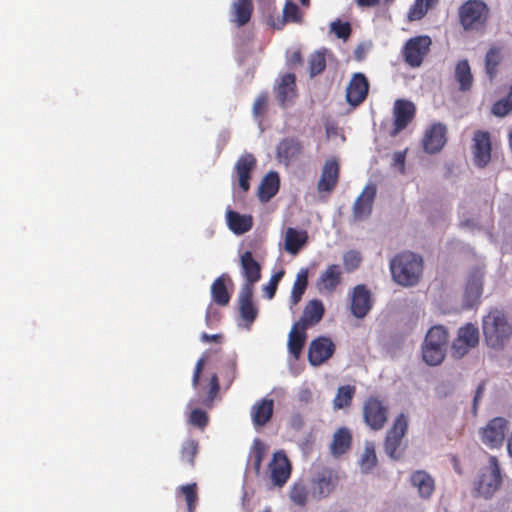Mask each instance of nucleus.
I'll return each instance as SVG.
<instances>
[{"mask_svg":"<svg viewBox=\"0 0 512 512\" xmlns=\"http://www.w3.org/2000/svg\"><path fill=\"white\" fill-rule=\"evenodd\" d=\"M390 270L396 283L405 287L414 286L422 276L423 261L412 252H403L391 259Z\"/></svg>","mask_w":512,"mask_h":512,"instance_id":"f257e3e1","label":"nucleus"},{"mask_svg":"<svg viewBox=\"0 0 512 512\" xmlns=\"http://www.w3.org/2000/svg\"><path fill=\"white\" fill-rule=\"evenodd\" d=\"M482 329L486 344L494 349L502 348L512 333L505 315L498 310L490 311L483 318Z\"/></svg>","mask_w":512,"mask_h":512,"instance_id":"f03ea898","label":"nucleus"},{"mask_svg":"<svg viewBox=\"0 0 512 512\" xmlns=\"http://www.w3.org/2000/svg\"><path fill=\"white\" fill-rule=\"evenodd\" d=\"M490 9L482 0H467L458 8L459 23L465 31L484 30Z\"/></svg>","mask_w":512,"mask_h":512,"instance_id":"7ed1b4c3","label":"nucleus"},{"mask_svg":"<svg viewBox=\"0 0 512 512\" xmlns=\"http://www.w3.org/2000/svg\"><path fill=\"white\" fill-rule=\"evenodd\" d=\"M502 484V477L498 460L495 456H489L488 465L481 469L478 480L475 482L477 496L491 497Z\"/></svg>","mask_w":512,"mask_h":512,"instance_id":"20e7f679","label":"nucleus"},{"mask_svg":"<svg viewBox=\"0 0 512 512\" xmlns=\"http://www.w3.org/2000/svg\"><path fill=\"white\" fill-rule=\"evenodd\" d=\"M432 39L428 35H418L409 38L402 47L404 62L411 68L420 67L429 55Z\"/></svg>","mask_w":512,"mask_h":512,"instance_id":"39448f33","label":"nucleus"},{"mask_svg":"<svg viewBox=\"0 0 512 512\" xmlns=\"http://www.w3.org/2000/svg\"><path fill=\"white\" fill-rule=\"evenodd\" d=\"M338 472L330 467H323L311 479V496L316 500L328 497L338 486Z\"/></svg>","mask_w":512,"mask_h":512,"instance_id":"423d86ee","label":"nucleus"},{"mask_svg":"<svg viewBox=\"0 0 512 512\" xmlns=\"http://www.w3.org/2000/svg\"><path fill=\"white\" fill-rule=\"evenodd\" d=\"M407 428V417L401 413L394 420L393 426L387 431L384 448L387 455L394 460L400 459L402 455L401 443Z\"/></svg>","mask_w":512,"mask_h":512,"instance_id":"0eeeda50","label":"nucleus"},{"mask_svg":"<svg viewBox=\"0 0 512 512\" xmlns=\"http://www.w3.org/2000/svg\"><path fill=\"white\" fill-rule=\"evenodd\" d=\"M363 418L372 430H381L388 420V407L379 398L371 396L363 404Z\"/></svg>","mask_w":512,"mask_h":512,"instance_id":"6e6552de","label":"nucleus"},{"mask_svg":"<svg viewBox=\"0 0 512 512\" xmlns=\"http://www.w3.org/2000/svg\"><path fill=\"white\" fill-rule=\"evenodd\" d=\"M305 152L303 142L294 136H288L278 143L276 147V158L280 164L285 167L291 166L299 161Z\"/></svg>","mask_w":512,"mask_h":512,"instance_id":"1a4fd4ad","label":"nucleus"},{"mask_svg":"<svg viewBox=\"0 0 512 512\" xmlns=\"http://www.w3.org/2000/svg\"><path fill=\"white\" fill-rule=\"evenodd\" d=\"M416 107L413 102L405 99H397L393 105V128L390 136L395 137L413 121Z\"/></svg>","mask_w":512,"mask_h":512,"instance_id":"9d476101","label":"nucleus"},{"mask_svg":"<svg viewBox=\"0 0 512 512\" xmlns=\"http://www.w3.org/2000/svg\"><path fill=\"white\" fill-rule=\"evenodd\" d=\"M478 343L479 330L475 325L468 323L459 329L457 338L452 345V355L455 358H462L471 348L476 347Z\"/></svg>","mask_w":512,"mask_h":512,"instance_id":"9b49d317","label":"nucleus"},{"mask_svg":"<svg viewBox=\"0 0 512 512\" xmlns=\"http://www.w3.org/2000/svg\"><path fill=\"white\" fill-rule=\"evenodd\" d=\"M291 469V463L287 455L283 451L275 452L268 465L270 480L273 486L283 487L290 478Z\"/></svg>","mask_w":512,"mask_h":512,"instance_id":"f8f14e48","label":"nucleus"},{"mask_svg":"<svg viewBox=\"0 0 512 512\" xmlns=\"http://www.w3.org/2000/svg\"><path fill=\"white\" fill-rule=\"evenodd\" d=\"M335 352L333 341L325 336H320L311 341L308 349V361L312 366H320L329 360Z\"/></svg>","mask_w":512,"mask_h":512,"instance_id":"ddd939ff","label":"nucleus"},{"mask_svg":"<svg viewBox=\"0 0 512 512\" xmlns=\"http://www.w3.org/2000/svg\"><path fill=\"white\" fill-rule=\"evenodd\" d=\"M256 167L257 159L252 153H244L237 159L233 172L238 186L243 192H247L250 189L252 172Z\"/></svg>","mask_w":512,"mask_h":512,"instance_id":"4468645a","label":"nucleus"},{"mask_svg":"<svg viewBox=\"0 0 512 512\" xmlns=\"http://www.w3.org/2000/svg\"><path fill=\"white\" fill-rule=\"evenodd\" d=\"M376 194L377 188L375 184H367L364 187L352 207V214L355 220L361 221L371 215Z\"/></svg>","mask_w":512,"mask_h":512,"instance_id":"2eb2a0df","label":"nucleus"},{"mask_svg":"<svg viewBox=\"0 0 512 512\" xmlns=\"http://www.w3.org/2000/svg\"><path fill=\"white\" fill-rule=\"evenodd\" d=\"M507 431V421L497 417L492 419L482 430L481 440L490 448H497L503 444Z\"/></svg>","mask_w":512,"mask_h":512,"instance_id":"dca6fc26","label":"nucleus"},{"mask_svg":"<svg viewBox=\"0 0 512 512\" xmlns=\"http://www.w3.org/2000/svg\"><path fill=\"white\" fill-rule=\"evenodd\" d=\"M343 271L339 264H330L320 274L316 288L322 294H332L342 283Z\"/></svg>","mask_w":512,"mask_h":512,"instance_id":"f3484780","label":"nucleus"},{"mask_svg":"<svg viewBox=\"0 0 512 512\" xmlns=\"http://www.w3.org/2000/svg\"><path fill=\"white\" fill-rule=\"evenodd\" d=\"M473 157L476 166L485 167L491 159V140L487 131L478 130L473 136Z\"/></svg>","mask_w":512,"mask_h":512,"instance_id":"a211bd4d","label":"nucleus"},{"mask_svg":"<svg viewBox=\"0 0 512 512\" xmlns=\"http://www.w3.org/2000/svg\"><path fill=\"white\" fill-rule=\"evenodd\" d=\"M369 82L363 73L353 74L347 89L346 100L352 106L360 105L367 97Z\"/></svg>","mask_w":512,"mask_h":512,"instance_id":"6ab92c4d","label":"nucleus"},{"mask_svg":"<svg viewBox=\"0 0 512 512\" xmlns=\"http://www.w3.org/2000/svg\"><path fill=\"white\" fill-rule=\"evenodd\" d=\"M372 308L371 293L365 285L354 287L351 295V312L356 318H364Z\"/></svg>","mask_w":512,"mask_h":512,"instance_id":"aec40b11","label":"nucleus"},{"mask_svg":"<svg viewBox=\"0 0 512 512\" xmlns=\"http://www.w3.org/2000/svg\"><path fill=\"white\" fill-rule=\"evenodd\" d=\"M340 168L339 163L335 158L325 161L320 179L317 183V190L322 192H332L336 187L339 180Z\"/></svg>","mask_w":512,"mask_h":512,"instance_id":"412c9836","label":"nucleus"},{"mask_svg":"<svg viewBox=\"0 0 512 512\" xmlns=\"http://www.w3.org/2000/svg\"><path fill=\"white\" fill-rule=\"evenodd\" d=\"M274 413V400L264 397L256 401L251 409L250 415L255 429L264 427L271 419Z\"/></svg>","mask_w":512,"mask_h":512,"instance_id":"4be33fe9","label":"nucleus"},{"mask_svg":"<svg viewBox=\"0 0 512 512\" xmlns=\"http://www.w3.org/2000/svg\"><path fill=\"white\" fill-rule=\"evenodd\" d=\"M446 143V127L441 123L431 125L423 137V148L427 153L439 152Z\"/></svg>","mask_w":512,"mask_h":512,"instance_id":"5701e85b","label":"nucleus"},{"mask_svg":"<svg viewBox=\"0 0 512 512\" xmlns=\"http://www.w3.org/2000/svg\"><path fill=\"white\" fill-rule=\"evenodd\" d=\"M241 268L242 274L245 278V283L241 288H253L254 285L261 278V266L260 264L253 258V255L250 251H246L241 255Z\"/></svg>","mask_w":512,"mask_h":512,"instance_id":"b1692460","label":"nucleus"},{"mask_svg":"<svg viewBox=\"0 0 512 512\" xmlns=\"http://www.w3.org/2000/svg\"><path fill=\"white\" fill-rule=\"evenodd\" d=\"M276 98L280 106L285 107L297 95L296 76L293 73H286L275 87Z\"/></svg>","mask_w":512,"mask_h":512,"instance_id":"393cba45","label":"nucleus"},{"mask_svg":"<svg viewBox=\"0 0 512 512\" xmlns=\"http://www.w3.org/2000/svg\"><path fill=\"white\" fill-rule=\"evenodd\" d=\"M253 293V288H241L238 297L240 315L248 323L254 322L258 315V309L253 303Z\"/></svg>","mask_w":512,"mask_h":512,"instance_id":"a878e982","label":"nucleus"},{"mask_svg":"<svg viewBox=\"0 0 512 512\" xmlns=\"http://www.w3.org/2000/svg\"><path fill=\"white\" fill-rule=\"evenodd\" d=\"M252 13V0H234L231 4V21L238 27L245 26L250 21Z\"/></svg>","mask_w":512,"mask_h":512,"instance_id":"bb28decb","label":"nucleus"},{"mask_svg":"<svg viewBox=\"0 0 512 512\" xmlns=\"http://www.w3.org/2000/svg\"><path fill=\"white\" fill-rule=\"evenodd\" d=\"M325 309L322 301L313 299L309 301L303 310V315L296 323H302L304 328L313 326L321 321L323 318Z\"/></svg>","mask_w":512,"mask_h":512,"instance_id":"cd10ccee","label":"nucleus"},{"mask_svg":"<svg viewBox=\"0 0 512 512\" xmlns=\"http://www.w3.org/2000/svg\"><path fill=\"white\" fill-rule=\"evenodd\" d=\"M306 339V328L303 327L302 323H294L289 333L288 350L295 359L300 357Z\"/></svg>","mask_w":512,"mask_h":512,"instance_id":"c85d7f7f","label":"nucleus"},{"mask_svg":"<svg viewBox=\"0 0 512 512\" xmlns=\"http://www.w3.org/2000/svg\"><path fill=\"white\" fill-rule=\"evenodd\" d=\"M351 444V431L347 427H341L333 435L330 452L334 457H340L351 448Z\"/></svg>","mask_w":512,"mask_h":512,"instance_id":"c756f323","label":"nucleus"},{"mask_svg":"<svg viewBox=\"0 0 512 512\" xmlns=\"http://www.w3.org/2000/svg\"><path fill=\"white\" fill-rule=\"evenodd\" d=\"M226 220L229 229L237 235L248 232L253 226L251 215H242L231 209L226 211Z\"/></svg>","mask_w":512,"mask_h":512,"instance_id":"7c9ffc66","label":"nucleus"},{"mask_svg":"<svg viewBox=\"0 0 512 512\" xmlns=\"http://www.w3.org/2000/svg\"><path fill=\"white\" fill-rule=\"evenodd\" d=\"M308 235L306 231H299L289 227L285 232L284 248L292 254L297 255L302 247L307 243Z\"/></svg>","mask_w":512,"mask_h":512,"instance_id":"2f4dec72","label":"nucleus"},{"mask_svg":"<svg viewBox=\"0 0 512 512\" xmlns=\"http://www.w3.org/2000/svg\"><path fill=\"white\" fill-rule=\"evenodd\" d=\"M280 186V178L277 172L271 171L262 179L258 196L262 202H268L272 197H274Z\"/></svg>","mask_w":512,"mask_h":512,"instance_id":"473e14b6","label":"nucleus"},{"mask_svg":"<svg viewBox=\"0 0 512 512\" xmlns=\"http://www.w3.org/2000/svg\"><path fill=\"white\" fill-rule=\"evenodd\" d=\"M410 482L413 487L417 488L422 498H429L435 488L434 479L425 471L418 470L412 473Z\"/></svg>","mask_w":512,"mask_h":512,"instance_id":"72a5a7b5","label":"nucleus"},{"mask_svg":"<svg viewBox=\"0 0 512 512\" xmlns=\"http://www.w3.org/2000/svg\"><path fill=\"white\" fill-rule=\"evenodd\" d=\"M455 79L459 89L463 92L469 91L473 85V75L468 60H460L455 67Z\"/></svg>","mask_w":512,"mask_h":512,"instance_id":"f704fd0d","label":"nucleus"},{"mask_svg":"<svg viewBox=\"0 0 512 512\" xmlns=\"http://www.w3.org/2000/svg\"><path fill=\"white\" fill-rule=\"evenodd\" d=\"M212 300L219 306H227L230 302L231 295L226 287V278L224 275L219 276L211 285Z\"/></svg>","mask_w":512,"mask_h":512,"instance_id":"c9c22d12","label":"nucleus"},{"mask_svg":"<svg viewBox=\"0 0 512 512\" xmlns=\"http://www.w3.org/2000/svg\"><path fill=\"white\" fill-rule=\"evenodd\" d=\"M176 496L184 498L188 512H196V507L199 501L198 487L196 483L179 486L176 490Z\"/></svg>","mask_w":512,"mask_h":512,"instance_id":"e433bc0d","label":"nucleus"},{"mask_svg":"<svg viewBox=\"0 0 512 512\" xmlns=\"http://www.w3.org/2000/svg\"><path fill=\"white\" fill-rule=\"evenodd\" d=\"M220 374L222 379L226 385V388H229L237 375V355L236 353H232L226 356L224 359L221 368Z\"/></svg>","mask_w":512,"mask_h":512,"instance_id":"4c0bfd02","label":"nucleus"},{"mask_svg":"<svg viewBox=\"0 0 512 512\" xmlns=\"http://www.w3.org/2000/svg\"><path fill=\"white\" fill-rule=\"evenodd\" d=\"M502 59L503 57L499 47L493 46L487 51L485 55V71L491 81L496 77L498 66Z\"/></svg>","mask_w":512,"mask_h":512,"instance_id":"58836bf2","label":"nucleus"},{"mask_svg":"<svg viewBox=\"0 0 512 512\" xmlns=\"http://www.w3.org/2000/svg\"><path fill=\"white\" fill-rule=\"evenodd\" d=\"M310 494H311V489L309 490L308 486L302 480L296 481L291 486L290 491H289L290 500L295 505L300 506V507H304L307 504Z\"/></svg>","mask_w":512,"mask_h":512,"instance_id":"ea45409f","label":"nucleus"},{"mask_svg":"<svg viewBox=\"0 0 512 512\" xmlns=\"http://www.w3.org/2000/svg\"><path fill=\"white\" fill-rule=\"evenodd\" d=\"M266 452L267 446L265 443L260 439H255L250 450V461L257 476H259L261 473L262 461L266 455Z\"/></svg>","mask_w":512,"mask_h":512,"instance_id":"a19ab883","label":"nucleus"},{"mask_svg":"<svg viewBox=\"0 0 512 512\" xmlns=\"http://www.w3.org/2000/svg\"><path fill=\"white\" fill-rule=\"evenodd\" d=\"M308 286V270L307 269H301L295 279V282L293 284L292 292H291V304L297 305L303 294L306 291V288Z\"/></svg>","mask_w":512,"mask_h":512,"instance_id":"79ce46f5","label":"nucleus"},{"mask_svg":"<svg viewBox=\"0 0 512 512\" xmlns=\"http://www.w3.org/2000/svg\"><path fill=\"white\" fill-rule=\"evenodd\" d=\"M422 357L423 360L429 365H438L440 364L445 357V348H442L437 345H429L424 342L422 347Z\"/></svg>","mask_w":512,"mask_h":512,"instance_id":"37998d69","label":"nucleus"},{"mask_svg":"<svg viewBox=\"0 0 512 512\" xmlns=\"http://www.w3.org/2000/svg\"><path fill=\"white\" fill-rule=\"evenodd\" d=\"M199 451V443L195 439H188L183 442L180 450V459L189 467H194L195 457Z\"/></svg>","mask_w":512,"mask_h":512,"instance_id":"c03bdc74","label":"nucleus"},{"mask_svg":"<svg viewBox=\"0 0 512 512\" xmlns=\"http://www.w3.org/2000/svg\"><path fill=\"white\" fill-rule=\"evenodd\" d=\"M424 342L429 345H437L446 349L448 333L441 325L433 326L427 332Z\"/></svg>","mask_w":512,"mask_h":512,"instance_id":"a18cd8bd","label":"nucleus"},{"mask_svg":"<svg viewBox=\"0 0 512 512\" xmlns=\"http://www.w3.org/2000/svg\"><path fill=\"white\" fill-rule=\"evenodd\" d=\"M512 112V84L506 95L497 100L491 107V113L496 117H505Z\"/></svg>","mask_w":512,"mask_h":512,"instance_id":"49530a36","label":"nucleus"},{"mask_svg":"<svg viewBox=\"0 0 512 512\" xmlns=\"http://www.w3.org/2000/svg\"><path fill=\"white\" fill-rule=\"evenodd\" d=\"M356 389L354 386L345 385L337 390V394L333 400L334 408L343 409L350 406L352 399L355 395Z\"/></svg>","mask_w":512,"mask_h":512,"instance_id":"de8ad7c7","label":"nucleus"},{"mask_svg":"<svg viewBox=\"0 0 512 512\" xmlns=\"http://www.w3.org/2000/svg\"><path fill=\"white\" fill-rule=\"evenodd\" d=\"M326 68L325 50L312 53L309 57V74L315 77L321 74Z\"/></svg>","mask_w":512,"mask_h":512,"instance_id":"09e8293b","label":"nucleus"},{"mask_svg":"<svg viewBox=\"0 0 512 512\" xmlns=\"http://www.w3.org/2000/svg\"><path fill=\"white\" fill-rule=\"evenodd\" d=\"M377 464V456L375 452V447L372 443H369L365 446L364 453L362 454L360 460L361 470L365 473L371 471Z\"/></svg>","mask_w":512,"mask_h":512,"instance_id":"8fccbe9b","label":"nucleus"},{"mask_svg":"<svg viewBox=\"0 0 512 512\" xmlns=\"http://www.w3.org/2000/svg\"><path fill=\"white\" fill-rule=\"evenodd\" d=\"M482 293V275L479 273V271H474L466 285L465 294L468 297H473L475 299H478Z\"/></svg>","mask_w":512,"mask_h":512,"instance_id":"3c124183","label":"nucleus"},{"mask_svg":"<svg viewBox=\"0 0 512 512\" xmlns=\"http://www.w3.org/2000/svg\"><path fill=\"white\" fill-rule=\"evenodd\" d=\"M283 17L286 22L300 23L302 15L299 7L292 1H287L283 8Z\"/></svg>","mask_w":512,"mask_h":512,"instance_id":"603ef678","label":"nucleus"},{"mask_svg":"<svg viewBox=\"0 0 512 512\" xmlns=\"http://www.w3.org/2000/svg\"><path fill=\"white\" fill-rule=\"evenodd\" d=\"M362 258L359 252L351 250L344 254L343 262L348 272L354 271L361 264Z\"/></svg>","mask_w":512,"mask_h":512,"instance_id":"864d4df0","label":"nucleus"},{"mask_svg":"<svg viewBox=\"0 0 512 512\" xmlns=\"http://www.w3.org/2000/svg\"><path fill=\"white\" fill-rule=\"evenodd\" d=\"M208 415L202 409H193L189 416V422L191 425L203 429L208 424Z\"/></svg>","mask_w":512,"mask_h":512,"instance_id":"5fc2aeb1","label":"nucleus"},{"mask_svg":"<svg viewBox=\"0 0 512 512\" xmlns=\"http://www.w3.org/2000/svg\"><path fill=\"white\" fill-rule=\"evenodd\" d=\"M267 107H268V94L266 92H263V93L259 94L254 101L253 108H252L253 115L255 117H262L266 113Z\"/></svg>","mask_w":512,"mask_h":512,"instance_id":"6e6d98bb","label":"nucleus"},{"mask_svg":"<svg viewBox=\"0 0 512 512\" xmlns=\"http://www.w3.org/2000/svg\"><path fill=\"white\" fill-rule=\"evenodd\" d=\"M331 30L340 39L346 40L351 35V25L349 22L334 21L331 23Z\"/></svg>","mask_w":512,"mask_h":512,"instance_id":"4d7b16f0","label":"nucleus"},{"mask_svg":"<svg viewBox=\"0 0 512 512\" xmlns=\"http://www.w3.org/2000/svg\"><path fill=\"white\" fill-rule=\"evenodd\" d=\"M284 271L281 270L271 276L268 284L263 288L264 294L268 299H272L275 296L278 283L282 279Z\"/></svg>","mask_w":512,"mask_h":512,"instance_id":"13d9d810","label":"nucleus"},{"mask_svg":"<svg viewBox=\"0 0 512 512\" xmlns=\"http://www.w3.org/2000/svg\"><path fill=\"white\" fill-rule=\"evenodd\" d=\"M219 390H220V386H219L218 375L216 373H213L210 377L209 390L207 392V397H206V400L204 403L206 405H210L216 398Z\"/></svg>","mask_w":512,"mask_h":512,"instance_id":"bf43d9fd","label":"nucleus"},{"mask_svg":"<svg viewBox=\"0 0 512 512\" xmlns=\"http://www.w3.org/2000/svg\"><path fill=\"white\" fill-rule=\"evenodd\" d=\"M427 11L422 0H415L410 8L408 16L410 20H420L426 15Z\"/></svg>","mask_w":512,"mask_h":512,"instance_id":"052dcab7","label":"nucleus"},{"mask_svg":"<svg viewBox=\"0 0 512 512\" xmlns=\"http://www.w3.org/2000/svg\"><path fill=\"white\" fill-rule=\"evenodd\" d=\"M205 362H206V360L204 357L199 358L198 361L196 362L194 372H193V377H192V386L195 389H197L199 387L200 376L204 369Z\"/></svg>","mask_w":512,"mask_h":512,"instance_id":"680f3d73","label":"nucleus"},{"mask_svg":"<svg viewBox=\"0 0 512 512\" xmlns=\"http://www.w3.org/2000/svg\"><path fill=\"white\" fill-rule=\"evenodd\" d=\"M220 319V313L211 305L206 310L205 321L208 327H213Z\"/></svg>","mask_w":512,"mask_h":512,"instance_id":"e2e57ef3","label":"nucleus"},{"mask_svg":"<svg viewBox=\"0 0 512 512\" xmlns=\"http://www.w3.org/2000/svg\"><path fill=\"white\" fill-rule=\"evenodd\" d=\"M267 23L273 29L282 30L287 22L283 16L280 17L278 15H270L267 19Z\"/></svg>","mask_w":512,"mask_h":512,"instance_id":"0e129e2a","label":"nucleus"},{"mask_svg":"<svg viewBox=\"0 0 512 512\" xmlns=\"http://www.w3.org/2000/svg\"><path fill=\"white\" fill-rule=\"evenodd\" d=\"M484 391H485V382L482 381L477 386L476 391H475V395H474V398H473L472 411H473L474 414H476V412H477L478 404H479L480 400L482 399V397L484 395Z\"/></svg>","mask_w":512,"mask_h":512,"instance_id":"69168bd1","label":"nucleus"},{"mask_svg":"<svg viewBox=\"0 0 512 512\" xmlns=\"http://www.w3.org/2000/svg\"><path fill=\"white\" fill-rule=\"evenodd\" d=\"M287 63L290 66L302 65L303 57L300 50L293 51L287 58Z\"/></svg>","mask_w":512,"mask_h":512,"instance_id":"338daca9","label":"nucleus"},{"mask_svg":"<svg viewBox=\"0 0 512 512\" xmlns=\"http://www.w3.org/2000/svg\"><path fill=\"white\" fill-rule=\"evenodd\" d=\"M223 339V336L221 334H213V335H210L208 333H202L201 335V340L203 342H217V343H220Z\"/></svg>","mask_w":512,"mask_h":512,"instance_id":"774afa93","label":"nucleus"}]
</instances>
